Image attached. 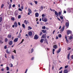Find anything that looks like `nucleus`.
I'll return each mask as SVG.
<instances>
[{"label": "nucleus", "mask_w": 73, "mask_h": 73, "mask_svg": "<svg viewBox=\"0 0 73 73\" xmlns=\"http://www.w3.org/2000/svg\"><path fill=\"white\" fill-rule=\"evenodd\" d=\"M42 20L44 22H47L48 21V19L45 17L42 18Z\"/></svg>", "instance_id": "obj_1"}, {"label": "nucleus", "mask_w": 73, "mask_h": 73, "mask_svg": "<svg viewBox=\"0 0 73 73\" xmlns=\"http://www.w3.org/2000/svg\"><path fill=\"white\" fill-rule=\"evenodd\" d=\"M34 39L35 40H37L38 38V35H35L34 36Z\"/></svg>", "instance_id": "obj_2"}, {"label": "nucleus", "mask_w": 73, "mask_h": 73, "mask_svg": "<svg viewBox=\"0 0 73 73\" xmlns=\"http://www.w3.org/2000/svg\"><path fill=\"white\" fill-rule=\"evenodd\" d=\"M18 15V11H17L16 10L15 11V16H17Z\"/></svg>", "instance_id": "obj_3"}, {"label": "nucleus", "mask_w": 73, "mask_h": 73, "mask_svg": "<svg viewBox=\"0 0 73 73\" xmlns=\"http://www.w3.org/2000/svg\"><path fill=\"white\" fill-rule=\"evenodd\" d=\"M54 13L55 15H56V17H58V13L57 12V11H55Z\"/></svg>", "instance_id": "obj_4"}, {"label": "nucleus", "mask_w": 73, "mask_h": 73, "mask_svg": "<svg viewBox=\"0 0 73 73\" xmlns=\"http://www.w3.org/2000/svg\"><path fill=\"white\" fill-rule=\"evenodd\" d=\"M53 48L56 49L58 48V46L57 45H54Z\"/></svg>", "instance_id": "obj_5"}, {"label": "nucleus", "mask_w": 73, "mask_h": 73, "mask_svg": "<svg viewBox=\"0 0 73 73\" xmlns=\"http://www.w3.org/2000/svg\"><path fill=\"white\" fill-rule=\"evenodd\" d=\"M64 28H65V26H64L60 30V32H62L64 31Z\"/></svg>", "instance_id": "obj_6"}, {"label": "nucleus", "mask_w": 73, "mask_h": 73, "mask_svg": "<svg viewBox=\"0 0 73 73\" xmlns=\"http://www.w3.org/2000/svg\"><path fill=\"white\" fill-rule=\"evenodd\" d=\"M18 39H19L18 38H15L14 40V42H17V41H18Z\"/></svg>", "instance_id": "obj_7"}, {"label": "nucleus", "mask_w": 73, "mask_h": 73, "mask_svg": "<svg viewBox=\"0 0 73 73\" xmlns=\"http://www.w3.org/2000/svg\"><path fill=\"white\" fill-rule=\"evenodd\" d=\"M65 38L66 40V42L67 44H68V43L69 42V41H68V39L67 38V36H65Z\"/></svg>", "instance_id": "obj_8"}, {"label": "nucleus", "mask_w": 73, "mask_h": 73, "mask_svg": "<svg viewBox=\"0 0 73 73\" xmlns=\"http://www.w3.org/2000/svg\"><path fill=\"white\" fill-rule=\"evenodd\" d=\"M35 15L36 17H38V16H39V14L38 13H35Z\"/></svg>", "instance_id": "obj_9"}, {"label": "nucleus", "mask_w": 73, "mask_h": 73, "mask_svg": "<svg viewBox=\"0 0 73 73\" xmlns=\"http://www.w3.org/2000/svg\"><path fill=\"white\" fill-rule=\"evenodd\" d=\"M68 23H66V27H69V21H68Z\"/></svg>", "instance_id": "obj_10"}, {"label": "nucleus", "mask_w": 73, "mask_h": 73, "mask_svg": "<svg viewBox=\"0 0 73 73\" xmlns=\"http://www.w3.org/2000/svg\"><path fill=\"white\" fill-rule=\"evenodd\" d=\"M70 33H71V31L70 30H68L67 32V35H69V34H70Z\"/></svg>", "instance_id": "obj_11"}, {"label": "nucleus", "mask_w": 73, "mask_h": 73, "mask_svg": "<svg viewBox=\"0 0 73 73\" xmlns=\"http://www.w3.org/2000/svg\"><path fill=\"white\" fill-rule=\"evenodd\" d=\"M7 37L9 38H11V37H12V36L10 34H9L8 35Z\"/></svg>", "instance_id": "obj_12"}, {"label": "nucleus", "mask_w": 73, "mask_h": 73, "mask_svg": "<svg viewBox=\"0 0 73 73\" xmlns=\"http://www.w3.org/2000/svg\"><path fill=\"white\" fill-rule=\"evenodd\" d=\"M12 44H13V42H12V41H10L9 42V45H12Z\"/></svg>", "instance_id": "obj_13"}, {"label": "nucleus", "mask_w": 73, "mask_h": 73, "mask_svg": "<svg viewBox=\"0 0 73 73\" xmlns=\"http://www.w3.org/2000/svg\"><path fill=\"white\" fill-rule=\"evenodd\" d=\"M44 39H41L40 40V42L41 43H43V42H44Z\"/></svg>", "instance_id": "obj_14"}, {"label": "nucleus", "mask_w": 73, "mask_h": 73, "mask_svg": "<svg viewBox=\"0 0 73 73\" xmlns=\"http://www.w3.org/2000/svg\"><path fill=\"white\" fill-rule=\"evenodd\" d=\"M11 58L12 60H14L15 59V56H14V55H12L11 56Z\"/></svg>", "instance_id": "obj_15"}, {"label": "nucleus", "mask_w": 73, "mask_h": 73, "mask_svg": "<svg viewBox=\"0 0 73 73\" xmlns=\"http://www.w3.org/2000/svg\"><path fill=\"white\" fill-rule=\"evenodd\" d=\"M28 11L30 13H32V11H31V10L30 8L28 9Z\"/></svg>", "instance_id": "obj_16"}, {"label": "nucleus", "mask_w": 73, "mask_h": 73, "mask_svg": "<svg viewBox=\"0 0 73 73\" xmlns=\"http://www.w3.org/2000/svg\"><path fill=\"white\" fill-rule=\"evenodd\" d=\"M64 73H68V71L67 70H64Z\"/></svg>", "instance_id": "obj_17"}, {"label": "nucleus", "mask_w": 73, "mask_h": 73, "mask_svg": "<svg viewBox=\"0 0 73 73\" xmlns=\"http://www.w3.org/2000/svg\"><path fill=\"white\" fill-rule=\"evenodd\" d=\"M14 25L15 27H17V23L16 22H15L14 23Z\"/></svg>", "instance_id": "obj_18"}, {"label": "nucleus", "mask_w": 73, "mask_h": 73, "mask_svg": "<svg viewBox=\"0 0 73 73\" xmlns=\"http://www.w3.org/2000/svg\"><path fill=\"white\" fill-rule=\"evenodd\" d=\"M29 36H32V32H30L29 33Z\"/></svg>", "instance_id": "obj_19"}, {"label": "nucleus", "mask_w": 73, "mask_h": 73, "mask_svg": "<svg viewBox=\"0 0 73 73\" xmlns=\"http://www.w3.org/2000/svg\"><path fill=\"white\" fill-rule=\"evenodd\" d=\"M61 51V48H60L57 51V53H58L60 52Z\"/></svg>", "instance_id": "obj_20"}, {"label": "nucleus", "mask_w": 73, "mask_h": 73, "mask_svg": "<svg viewBox=\"0 0 73 73\" xmlns=\"http://www.w3.org/2000/svg\"><path fill=\"white\" fill-rule=\"evenodd\" d=\"M70 56V53H69L67 55V59L68 60H69V57Z\"/></svg>", "instance_id": "obj_21"}, {"label": "nucleus", "mask_w": 73, "mask_h": 73, "mask_svg": "<svg viewBox=\"0 0 73 73\" xmlns=\"http://www.w3.org/2000/svg\"><path fill=\"white\" fill-rule=\"evenodd\" d=\"M46 38V36H45V35H42L41 37V38Z\"/></svg>", "instance_id": "obj_22"}, {"label": "nucleus", "mask_w": 73, "mask_h": 73, "mask_svg": "<svg viewBox=\"0 0 73 73\" xmlns=\"http://www.w3.org/2000/svg\"><path fill=\"white\" fill-rule=\"evenodd\" d=\"M32 29V27H30V26H29L28 27V30L29 31V30H30V29Z\"/></svg>", "instance_id": "obj_23"}, {"label": "nucleus", "mask_w": 73, "mask_h": 73, "mask_svg": "<svg viewBox=\"0 0 73 73\" xmlns=\"http://www.w3.org/2000/svg\"><path fill=\"white\" fill-rule=\"evenodd\" d=\"M11 7H12V5H11V4H10L9 5V9H11Z\"/></svg>", "instance_id": "obj_24"}, {"label": "nucleus", "mask_w": 73, "mask_h": 73, "mask_svg": "<svg viewBox=\"0 0 73 73\" xmlns=\"http://www.w3.org/2000/svg\"><path fill=\"white\" fill-rule=\"evenodd\" d=\"M13 52L15 54H16V51L15 50H13Z\"/></svg>", "instance_id": "obj_25"}, {"label": "nucleus", "mask_w": 73, "mask_h": 73, "mask_svg": "<svg viewBox=\"0 0 73 73\" xmlns=\"http://www.w3.org/2000/svg\"><path fill=\"white\" fill-rule=\"evenodd\" d=\"M72 38H73V36H69V40H72Z\"/></svg>", "instance_id": "obj_26"}, {"label": "nucleus", "mask_w": 73, "mask_h": 73, "mask_svg": "<svg viewBox=\"0 0 73 73\" xmlns=\"http://www.w3.org/2000/svg\"><path fill=\"white\" fill-rule=\"evenodd\" d=\"M42 32H43V33H46V30H43L42 31Z\"/></svg>", "instance_id": "obj_27"}, {"label": "nucleus", "mask_w": 73, "mask_h": 73, "mask_svg": "<svg viewBox=\"0 0 73 73\" xmlns=\"http://www.w3.org/2000/svg\"><path fill=\"white\" fill-rule=\"evenodd\" d=\"M24 23L25 24H26V25H27V20H25Z\"/></svg>", "instance_id": "obj_28"}, {"label": "nucleus", "mask_w": 73, "mask_h": 73, "mask_svg": "<svg viewBox=\"0 0 73 73\" xmlns=\"http://www.w3.org/2000/svg\"><path fill=\"white\" fill-rule=\"evenodd\" d=\"M62 13V12H60L58 13V14L59 16H61V14Z\"/></svg>", "instance_id": "obj_29"}, {"label": "nucleus", "mask_w": 73, "mask_h": 73, "mask_svg": "<svg viewBox=\"0 0 73 73\" xmlns=\"http://www.w3.org/2000/svg\"><path fill=\"white\" fill-rule=\"evenodd\" d=\"M4 6V4H2L1 6V8H3V7Z\"/></svg>", "instance_id": "obj_30"}, {"label": "nucleus", "mask_w": 73, "mask_h": 73, "mask_svg": "<svg viewBox=\"0 0 73 73\" xmlns=\"http://www.w3.org/2000/svg\"><path fill=\"white\" fill-rule=\"evenodd\" d=\"M45 28H46V27H45V26L42 27V29H45Z\"/></svg>", "instance_id": "obj_31"}, {"label": "nucleus", "mask_w": 73, "mask_h": 73, "mask_svg": "<svg viewBox=\"0 0 73 73\" xmlns=\"http://www.w3.org/2000/svg\"><path fill=\"white\" fill-rule=\"evenodd\" d=\"M6 52L7 54H9V52H8V50H6Z\"/></svg>", "instance_id": "obj_32"}, {"label": "nucleus", "mask_w": 73, "mask_h": 73, "mask_svg": "<svg viewBox=\"0 0 73 73\" xmlns=\"http://www.w3.org/2000/svg\"><path fill=\"white\" fill-rule=\"evenodd\" d=\"M3 19L1 17H0V22H1V21H2V20ZM0 25H1V24H0Z\"/></svg>", "instance_id": "obj_33"}, {"label": "nucleus", "mask_w": 73, "mask_h": 73, "mask_svg": "<svg viewBox=\"0 0 73 73\" xmlns=\"http://www.w3.org/2000/svg\"><path fill=\"white\" fill-rule=\"evenodd\" d=\"M22 26L23 27L24 29V28H25V25H24V24H23L22 25Z\"/></svg>", "instance_id": "obj_34"}, {"label": "nucleus", "mask_w": 73, "mask_h": 73, "mask_svg": "<svg viewBox=\"0 0 73 73\" xmlns=\"http://www.w3.org/2000/svg\"><path fill=\"white\" fill-rule=\"evenodd\" d=\"M58 36L59 37H60H60H61V35L59 34L58 35Z\"/></svg>", "instance_id": "obj_35"}, {"label": "nucleus", "mask_w": 73, "mask_h": 73, "mask_svg": "<svg viewBox=\"0 0 73 73\" xmlns=\"http://www.w3.org/2000/svg\"><path fill=\"white\" fill-rule=\"evenodd\" d=\"M33 52V49L32 48L31 50V53H32Z\"/></svg>", "instance_id": "obj_36"}, {"label": "nucleus", "mask_w": 73, "mask_h": 73, "mask_svg": "<svg viewBox=\"0 0 73 73\" xmlns=\"http://www.w3.org/2000/svg\"><path fill=\"white\" fill-rule=\"evenodd\" d=\"M43 8H44V7L41 6L40 7V9H41V10H43Z\"/></svg>", "instance_id": "obj_37"}, {"label": "nucleus", "mask_w": 73, "mask_h": 73, "mask_svg": "<svg viewBox=\"0 0 73 73\" xmlns=\"http://www.w3.org/2000/svg\"><path fill=\"white\" fill-rule=\"evenodd\" d=\"M5 41L6 42H7L8 41V39H7V38H6L5 40Z\"/></svg>", "instance_id": "obj_38"}, {"label": "nucleus", "mask_w": 73, "mask_h": 73, "mask_svg": "<svg viewBox=\"0 0 73 73\" xmlns=\"http://www.w3.org/2000/svg\"><path fill=\"white\" fill-rule=\"evenodd\" d=\"M60 18L62 19H62H64V18H63V17L61 16H60Z\"/></svg>", "instance_id": "obj_39"}, {"label": "nucleus", "mask_w": 73, "mask_h": 73, "mask_svg": "<svg viewBox=\"0 0 73 73\" xmlns=\"http://www.w3.org/2000/svg\"><path fill=\"white\" fill-rule=\"evenodd\" d=\"M21 8L22 9H24V6H22L21 7Z\"/></svg>", "instance_id": "obj_40"}, {"label": "nucleus", "mask_w": 73, "mask_h": 73, "mask_svg": "<svg viewBox=\"0 0 73 73\" xmlns=\"http://www.w3.org/2000/svg\"><path fill=\"white\" fill-rule=\"evenodd\" d=\"M23 41H24V39H22L21 42L19 43V44H21L22 43H23Z\"/></svg>", "instance_id": "obj_41"}, {"label": "nucleus", "mask_w": 73, "mask_h": 73, "mask_svg": "<svg viewBox=\"0 0 73 73\" xmlns=\"http://www.w3.org/2000/svg\"><path fill=\"white\" fill-rule=\"evenodd\" d=\"M6 68H7V70L8 71V70H9V67H6Z\"/></svg>", "instance_id": "obj_42"}, {"label": "nucleus", "mask_w": 73, "mask_h": 73, "mask_svg": "<svg viewBox=\"0 0 73 73\" xmlns=\"http://www.w3.org/2000/svg\"><path fill=\"white\" fill-rule=\"evenodd\" d=\"M10 67H13V64H10Z\"/></svg>", "instance_id": "obj_43"}, {"label": "nucleus", "mask_w": 73, "mask_h": 73, "mask_svg": "<svg viewBox=\"0 0 73 73\" xmlns=\"http://www.w3.org/2000/svg\"><path fill=\"white\" fill-rule=\"evenodd\" d=\"M18 19H20L21 18V15H19L18 17Z\"/></svg>", "instance_id": "obj_44"}, {"label": "nucleus", "mask_w": 73, "mask_h": 73, "mask_svg": "<svg viewBox=\"0 0 73 73\" xmlns=\"http://www.w3.org/2000/svg\"><path fill=\"white\" fill-rule=\"evenodd\" d=\"M44 41H45V42H46L47 43H48V42H47V40L46 39H45L44 40Z\"/></svg>", "instance_id": "obj_45"}, {"label": "nucleus", "mask_w": 73, "mask_h": 73, "mask_svg": "<svg viewBox=\"0 0 73 73\" xmlns=\"http://www.w3.org/2000/svg\"><path fill=\"white\" fill-rule=\"evenodd\" d=\"M71 49V48L70 47H68V50H70Z\"/></svg>", "instance_id": "obj_46"}, {"label": "nucleus", "mask_w": 73, "mask_h": 73, "mask_svg": "<svg viewBox=\"0 0 73 73\" xmlns=\"http://www.w3.org/2000/svg\"><path fill=\"white\" fill-rule=\"evenodd\" d=\"M11 20H13V21H14V20H15V19L14 18H11Z\"/></svg>", "instance_id": "obj_47"}, {"label": "nucleus", "mask_w": 73, "mask_h": 73, "mask_svg": "<svg viewBox=\"0 0 73 73\" xmlns=\"http://www.w3.org/2000/svg\"><path fill=\"white\" fill-rule=\"evenodd\" d=\"M12 7H15V4L13 5H12Z\"/></svg>", "instance_id": "obj_48"}, {"label": "nucleus", "mask_w": 73, "mask_h": 73, "mask_svg": "<svg viewBox=\"0 0 73 73\" xmlns=\"http://www.w3.org/2000/svg\"><path fill=\"white\" fill-rule=\"evenodd\" d=\"M7 48V46H5L4 47V49H6Z\"/></svg>", "instance_id": "obj_49"}, {"label": "nucleus", "mask_w": 73, "mask_h": 73, "mask_svg": "<svg viewBox=\"0 0 73 73\" xmlns=\"http://www.w3.org/2000/svg\"><path fill=\"white\" fill-rule=\"evenodd\" d=\"M19 10L20 11H22V10L20 8H19Z\"/></svg>", "instance_id": "obj_50"}, {"label": "nucleus", "mask_w": 73, "mask_h": 73, "mask_svg": "<svg viewBox=\"0 0 73 73\" xmlns=\"http://www.w3.org/2000/svg\"><path fill=\"white\" fill-rule=\"evenodd\" d=\"M68 67V66H66L65 67V68H67Z\"/></svg>", "instance_id": "obj_51"}, {"label": "nucleus", "mask_w": 73, "mask_h": 73, "mask_svg": "<svg viewBox=\"0 0 73 73\" xmlns=\"http://www.w3.org/2000/svg\"><path fill=\"white\" fill-rule=\"evenodd\" d=\"M36 4H37V1H34Z\"/></svg>", "instance_id": "obj_52"}, {"label": "nucleus", "mask_w": 73, "mask_h": 73, "mask_svg": "<svg viewBox=\"0 0 73 73\" xmlns=\"http://www.w3.org/2000/svg\"><path fill=\"white\" fill-rule=\"evenodd\" d=\"M52 70H53V69H54V65H52Z\"/></svg>", "instance_id": "obj_53"}, {"label": "nucleus", "mask_w": 73, "mask_h": 73, "mask_svg": "<svg viewBox=\"0 0 73 73\" xmlns=\"http://www.w3.org/2000/svg\"><path fill=\"white\" fill-rule=\"evenodd\" d=\"M18 24L19 25V26L21 25L20 23V22H18Z\"/></svg>", "instance_id": "obj_54"}, {"label": "nucleus", "mask_w": 73, "mask_h": 73, "mask_svg": "<svg viewBox=\"0 0 73 73\" xmlns=\"http://www.w3.org/2000/svg\"><path fill=\"white\" fill-rule=\"evenodd\" d=\"M55 51V49H52V52H54Z\"/></svg>", "instance_id": "obj_55"}, {"label": "nucleus", "mask_w": 73, "mask_h": 73, "mask_svg": "<svg viewBox=\"0 0 73 73\" xmlns=\"http://www.w3.org/2000/svg\"><path fill=\"white\" fill-rule=\"evenodd\" d=\"M42 17H44V16H45V15H44V14H42Z\"/></svg>", "instance_id": "obj_56"}, {"label": "nucleus", "mask_w": 73, "mask_h": 73, "mask_svg": "<svg viewBox=\"0 0 73 73\" xmlns=\"http://www.w3.org/2000/svg\"><path fill=\"white\" fill-rule=\"evenodd\" d=\"M30 5H32V6L33 5V4L32 3H30Z\"/></svg>", "instance_id": "obj_57"}, {"label": "nucleus", "mask_w": 73, "mask_h": 73, "mask_svg": "<svg viewBox=\"0 0 73 73\" xmlns=\"http://www.w3.org/2000/svg\"><path fill=\"white\" fill-rule=\"evenodd\" d=\"M1 71H3L4 70V69L3 68H1Z\"/></svg>", "instance_id": "obj_58"}, {"label": "nucleus", "mask_w": 73, "mask_h": 73, "mask_svg": "<svg viewBox=\"0 0 73 73\" xmlns=\"http://www.w3.org/2000/svg\"><path fill=\"white\" fill-rule=\"evenodd\" d=\"M58 36H56V39H58Z\"/></svg>", "instance_id": "obj_59"}, {"label": "nucleus", "mask_w": 73, "mask_h": 73, "mask_svg": "<svg viewBox=\"0 0 73 73\" xmlns=\"http://www.w3.org/2000/svg\"><path fill=\"white\" fill-rule=\"evenodd\" d=\"M31 59V60H34V57L32 58Z\"/></svg>", "instance_id": "obj_60"}, {"label": "nucleus", "mask_w": 73, "mask_h": 73, "mask_svg": "<svg viewBox=\"0 0 73 73\" xmlns=\"http://www.w3.org/2000/svg\"><path fill=\"white\" fill-rule=\"evenodd\" d=\"M62 69V67H61L59 69V70H61Z\"/></svg>", "instance_id": "obj_61"}, {"label": "nucleus", "mask_w": 73, "mask_h": 73, "mask_svg": "<svg viewBox=\"0 0 73 73\" xmlns=\"http://www.w3.org/2000/svg\"><path fill=\"white\" fill-rule=\"evenodd\" d=\"M42 32H41L40 33V36H41V35H42Z\"/></svg>", "instance_id": "obj_62"}, {"label": "nucleus", "mask_w": 73, "mask_h": 73, "mask_svg": "<svg viewBox=\"0 0 73 73\" xmlns=\"http://www.w3.org/2000/svg\"><path fill=\"white\" fill-rule=\"evenodd\" d=\"M64 13H66V11H64Z\"/></svg>", "instance_id": "obj_63"}, {"label": "nucleus", "mask_w": 73, "mask_h": 73, "mask_svg": "<svg viewBox=\"0 0 73 73\" xmlns=\"http://www.w3.org/2000/svg\"><path fill=\"white\" fill-rule=\"evenodd\" d=\"M25 36H27V37L29 36L28 35V34H26Z\"/></svg>", "instance_id": "obj_64"}]
</instances>
